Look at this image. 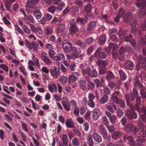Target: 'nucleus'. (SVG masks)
<instances>
[{"label":"nucleus","instance_id":"obj_49","mask_svg":"<svg viewBox=\"0 0 146 146\" xmlns=\"http://www.w3.org/2000/svg\"><path fill=\"white\" fill-rule=\"evenodd\" d=\"M125 32L122 29H120L118 33V35L119 38L123 39L125 37Z\"/></svg>","mask_w":146,"mask_h":146},{"label":"nucleus","instance_id":"obj_61","mask_svg":"<svg viewBox=\"0 0 146 146\" xmlns=\"http://www.w3.org/2000/svg\"><path fill=\"white\" fill-rule=\"evenodd\" d=\"M123 112L120 109H118L117 112V115L118 117L120 118L123 115Z\"/></svg>","mask_w":146,"mask_h":146},{"label":"nucleus","instance_id":"obj_20","mask_svg":"<svg viewBox=\"0 0 146 146\" xmlns=\"http://www.w3.org/2000/svg\"><path fill=\"white\" fill-rule=\"evenodd\" d=\"M41 59L47 65H50L52 64L51 60L47 56L42 55L41 56Z\"/></svg>","mask_w":146,"mask_h":146},{"label":"nucleus","instance_id":"obj_7","mask_svg":"<svg viewBox=\"0 0 146 146\" xmlns=\"http://www.w3.org/2000/svg\"><path fill=\"white\" fill-rule=\"evenodd\" d=\"M64 7H65V4L63 2H61L57 7L51 6L48 8V10L49 12L53 13L56 10L61 11Z\"/></svg>","mask_w":146,"mask_h":146},{"label":"nucleus","instance_id":"obj_62","mask_svg":"<svg viewBox=\"0 0 146 146\" xmlns=\"http://www.w3.org/2000/svg\"><path fill=\"white\" fill-rule=\"evenodd\" d=\"M94 82L96 84L97 88H98L101 87L102 86V84H101V81L99 79H96L94 80Z\"/></svg>","mask_w":146,"mask_h":146},{"label":"nucleus","instance_id":"obj_40","mask_svg":"<svg viewBox=\"0 0 146 146\" xmlns=\"http://www.w3.org/2000/svg\"><path fill=\"white\" fill-rule=\"evenodd\" d=\"M107 75L106 78L107 81H110L112 79L114 78L115 76L110 71L107 72Z\"/></svg>","mask_w":146,"mask_h":146},{"label":"nucleus","instance_id":"obj_53","mask_svg":"<svg viewBox=\"0 0 146 146\" xmlns=\"http://www.w3.org/2000/svg\"><path fill=\"white\" fill-rule=\"evenodd\" d=\"M97 56L99 58L103 59L107 57V55L105 52H101L99 53Z\"/></svg>","mask_w":146,"mask_h":146},{"label":"nucleus","instance_id":"obj_17","mask_svg":"<svg viewBox=\"0 0 146 146\" xmlns=\"http://www.w3.org/2000/svg\"><path fill=\"white\" fill-rule=\"evenodd\" d=\"M88 17L85 15L84 17H79L76 19V22L78 24L84 25L87 22Z\"/></svg>","mask_w":146,"mask_h":146},{"label":"nucleus","instance_id":"obj_42","mask_svg":"<svg viewBox=\"0 0 146 146\" xmlns=\"http://www.w3.org/2000/svg\"><path fill=\"white\" fill-rule=\"evenodd\" d=\"M48 88L49 91L51 92H54V91L55 92H56L57 91L56 86L54 84H52V86L50 85H49L48 86Z\"/></svg>","mask_w":146,"mask_h":146},{"label":"nucleus","instance_id":"obj_58","mask_svg":"<svg viewBox=\"0 0 146 146\" xmlns=\"http://www.w3.org/2000/svg\"><path fill=\"white\" fill-rule=\"evenodd\" d=\"M23 28V31L26 33H31V30L27 26L24 25Z\"/></svg>","mask_w":146,"mask_h":146},{"label":"nucleus","instance_id":"obj_30","mask_svg":"<svg viewBox=\"0 0 146 146\" xmlns=\"http://www.w3.org/2000/svg\"><path fill=\"white\" fill-rule=\"evenodd\" d=\"M134 139H136L135 140V141H133V143L132 144V146H140L141 145L142 142V138L141 137H137V138H134Z\"/></svg>","mask_w":146,"mask_h":146},{"label":"nucleus","instance_id":"obj_6","mask_svg":"<svg viewBox=\"0 0 146 146\" xmlns=\"http://www.w3.org/2000/svg\"><path fill=\"white\" fill-rule=\"evenodd\" d=\"M25 45L26 47L29 49H31L32 48L35 51H37L38 49L39 48V46L38 44L35 41L30 42L27 40H25Z\"/></svg>","mask_w":146,"mask_h":146},{"label":"nucleus","instance_id":"obj_33","mask_svg":"<svg viewBox=\"0 0 146 146\" xmlns=\"http://www.w3.org/2000/svg\"><path fill=\"white\" fill-rule=\"evenodd\" d=\"M92 136L96 142L98 143H100L102 141V137L97 133H94L93 134Z\"/></svg>","mask_w":146,"mask_h":146},{"label":"nucleus","instance_id":"obj_50","mask_svg":"<svg viewBox=\"0 0 146 146\" xmlns=\"http://www.w3.org/2000/svg\"><path fill=\"white\" fill-rule=\"evenodd\" d=\"M72 143L74 146H78L80 144L79 140L77 138L74 137L72 140Z\"/></svg>","mask_w":146,"mask_h":146},{"label":"nucleus","instance_id":"obj_60","mask_svg":"<svg viewBox=\"0 0 146 146\" xmlns=\"http://www.w3.org/2000/svg\"><path fill=\"white\" fill-rule=\"evenodd\" d=\"M94 40V39L92 37L88 38L85 40V44H91Z\"/></svg>","mask_w":146,"mask_h":146},{"label":"nucleus","instance_id":"obj_32","mask_svg":"<svg viewBox=\"0 0 146 146\" xmlns=\"http://www.w3.org/2000/svg\"><path fill=\"white\" fill-rule=\"evenodd\" d=\"M99 132L102 135L105 136L107 135V132L105 127L103 125H100L99 127Z\"/></svg>","mask_w":146,"mask_h":146},{"label":"nucleus","instance_id":"obj_13","mask_svg":"<svg viewBox=\"0 0 146 146\" xmlns=\"http://www.w3.org/2000/svg\"><path fill=\"white\" fill-rule=\"evenodd\" d=\"M126 115L129 120L135 119L137 117L136 113L133 111H127L126 112Z\"/></svg>","mask_w":146,"mask_h":146},{"label":"nucleus","instance_id":"obj_37","mask_svg":"<svg viewBox=\"0 0 146 146\" xmlns=\"http://www.w3.org/2000/svg\"><path fill=\"white\" fill-rule=\"evenodd\" d=\"M62 104L66 111H68L70 110V103L68 101L66 100L62 101Z\"/></svg>","mask_w":146,"mask_h":146},{"label":"nucleus","instance_id":"obj_12","mask_svg":"<svg viewBox=\"0 0 146 146\" xmlns=\"http://www.w3.org/2000/svg\"><path fill=\"white\" fill-rule=\"evenodd\" d=\"M92 117L94 120L96 121L99 118L101 114L100 111L98 108H96L92 111Z\"/></svg>","mask_w":146,"mask_h":146},{"label":"nucleus","instance_id":"obj_27","mask_svg":"<svg viewBox=\"0 0 146 146\" xmlns=\"http://www.w3.org/2000/svg\"><path fill=\"white\" fill-rule=\"evenodd\" d=\"M80 88L84 90L86 89V81L84 80H80L78 82Z\"/></svg>","mask_w":146,"mask_h":146},{"label":"nucleus","instance_id":"obj_25","mask_svg":"<svg viewBox=\"0 0 146 146\" xmlns=\"http://www.w3.org/2000/svg\"><path fill=\"white\" fill-rule=\"evenodd\" d=\"M33 11L34 16L37 19H40L42 16V14L38 9L37 8H35Z\"/></svg>","mask_w":146,"mask_h":146},{"label":"nucleus","instance_id":"obj_31","mask_svg":"<svg viewBox=\"0 0 146 146\" xmlns=\"http://www.w3.org/2000/svg\"><path fill=\"white\" fill-rule=\"evenodd\" d=\"M83 100L84 102V103H87V104L89 106L92 108H94L95 107V103L93 100H88L87 101L86 98H84Z\"/></svg>","mask_w":146,"mask_h":146},{"label":"nucleus","instance_id":"obj_55","mask_svg":"<svg viewBox=\"0 0 146 146\" xmlns=\"http://www.w3.org/2000/svg\"><path fill=\"white\" fill-rule=\"evenodd\" d=\"M110 38L112 41L113 42H117L118 40V38L115 34L110 36Z\"/></svg>","mask_w":146,"mask_h":146},{"label":"nucleus","instance_id":"obj_10","mask_svg":"<svg viewBox=\"0 0 146 146\" xmlns=\"http://www.w3.org/2000/svg\"><path fill=\"white\" fill-rule=\"evenodd\" d=\"M134 65L132 61L129 60H126L125 62L124 68L127 70L132 71L133 70Z\"/></svg>","mask_w":146,"mask_h":146},{"label":"nucleus","instance_id":"obj_5","mask_svg":"<svg viewBox=\"0 0 146 146\" xmlns=\"http://www.w3.org/2000/svg\"><path fill=\"white\" fill-rule=\"evenodd\" d=\"M137 61L138 64L136 65L135 67V70L137 71L139 70L140 68L139 64H141L142 68L146 70V57L143 58L141 56H139L137 57Z\"/></svg>","mask_w":146,"mask_h":146},{"label":"nucleus","instance_id":"obj_46","mask_svg":"<svg viewBox=\"0 0 146 146\" xmlns=\"http://www.w3.org/2000/svg\"><path fill=\"white\" fill-rule=\"evenodd\" d=\"M91 7L90 5L89 4H88L84 7V13H89L91 12Z\"/></svg>","mask_w":146,"mask_h":146},{"label":"nucleus","instance_id":"obj_24","mask_svg":"<svg viewBox=\"0 0 146 146\" xmlns=\"http://www.w3.org/2000/svg\"><path fill=\"white\" fill-rule=\"evenodd\" d=\"M139 128L134 125L133 128L131 130L130 133L134 135V138H137V136L139 135L138 134H139Z\"/></svg>","mask_w":146,"mask_h":146},{"label":"nucleus","instance_id":"obj_21","mask_svg":"<svg viewBox=\"0 0 146 146\" xmlns=\"http://www.w3.org/2000/svg\"><path fill=\"white\" fill-rule=\"evenodd\" d=\"M39 0H28L27 3V6L29 8H33Z\"/></svg>","mask_w":146,"mask_h":146},{"label":"nucleus","instance_id":"obj_51","mask_svg":"<svg viewBox=\"0 0 146 146\" xmlns=\"http://www.w3.org/2000/svg\"><path fill=\"white\" fill-rule=\"evenodd\" d=\"M88 143L90 146H93L94 143L91 135H89L88 137Z\"/></svg>","mask_w":146,"mask_h":146},{"label":"nucleus","instance_id":"obj_14","mask_svg":"<svg viewBox=\"0 0 146 146\" xmlns=\"http://www.w3.org/2000/svg\"><path fill=\"white\" fill-rule=\"evenodd\" d=\"M62 143L59 142V146H66L68 144V139L67 136L65 134H63L61 137Z\"/></svg>","mask_w":146,"mask_h":146},{"label":"nucleus","instance_id":"obj_11","mask_svg":"<svg viewBox=\"0 0 146 146\" xmlns=\"http://www.w3.org/2000/svg\"><path fill=\"white\" fill-rule=\"evenodd\" d=\"M52 18V16L48 13H45L40 21V23L42 25L45 24L47 21H49Z\"/></svg>","mask_w":146,"mask_h":146},{"label":"nucleus","instance_id":"obj_29","mask_svg":"<svg viewBox=\"0 0 146 146\" xmlns=\"http://www.w3.org/2000/svg\"><path fill=\"white\" fill-rule=\"evenodd\" d=\"M124 140L125 141L128 140L129 142V144L131 146H132L133 143V141H134V139H133V138L132 136L131 135H125L124 137Z\"/></svg>","mask_w":146,"mask_h":146},{"label":"nucleus","instance_id":"obj_63","mask_svg":"<svg viewBox=\"0 0 146 146\" xmlns=\"http://www.w3.org/2000/svg\"><path fill=\"white\" fill-rule=\"evenodd\" d=\"M48 52L49 57L50 58H54V56L56 54V52L52 50H49Z\"/></svg>","mask_w":146,"mask_h":146},{"label":"nucleus","instance_id":"obj_2","mask_svg":"<svg viewBox=\"0 0 146 146\" xmlns=\"http://www.w3.org/2000/svg\"><path fill=\"white\" fill-rule=\"evenodd\" d=\"M94 66H90L86 69L83 70L84 74L87 75L92 78H95L97 76L98 72L95 69L93 68Z\"/></svg>","mask_w":146,"mask_h":146},{"label":"nucleus","instance_id":"obj_56","mask_svg":"<svg viewBox=\"0 0 146 146\" xmlns=\"http://www.w3.org/2000/svg\"><path fill=\"white\" fill-rule=\"evenodd\" d=\"M71 12L74 15L78 13V8L76 6L72 7Z\"/></svg>","mask_w":146,"mask_h":146},{"label":"nucleus","instance_id":"obj_45","mask_svg":"<svg viewBox=\"0 0 146 146\" xmlns=\"http://www.w3.org/2000/svg\"><path fill=\"white\" fill-rule=\"evenodd\" d=\"M138 134V135L137 136L138 137H146V129H141Z\"/></svg>","mask_w":146,"mask_h":146},{"label":"nucleus","instance_id":"obj_16","mask_svg":"<svg viewBox=\"0 0 146 146\" xmlns=\"http://www.w3.org/2000/svg\"><path fill=\"white\" fill-rule=\"evenodd\" d=\"M72 53L76 58H78L79 56V54L81 52V49L80 48L73 46L72 47Z\"/></svg>","mask_w":146,"mask_h":146},{"label":"nucleus","instance_id":"obj_26","mask_svg":"<svg viewBox=\"0 0 146 146\" xmlns=\"http://www.w3.org/2000/svg\"><path fill=\"white\" fill-rule=\"evenodd\" d=\"M54 60L57 61H61L65 59V56L62 53H60L56 56H54Z\"/></svg>","mask_w":146,"mask_h":146},{"label":"nucleus","instance_id":"obj_22","mask_svg":"<svg viewBox=\"0 0 146 146\" xmlns=\"http://www.w3.org/2000/svg\"><path fill=\"white\" fill-rule=\"evenodd\" d=\"M120 92L118 91H115L112 94V98L113 101L115 103H118V100H119L118 98V96Z\"/></svg>","mask_w":146,"mask_h":146},{"label":"nucleus","instance_id":"obj_18","mask_svg":"<svg viewBox=\"0 0 146 146\" xmlns=\"http://www.w3.org/2000/svg\"><path fill=\"white\" fill-rule=\"evenodd\" d=\"M78 77V74L76 72H74L71 74L69 75L68 77V83L72 82H74Z\"/></svg>","mask_w":146,"mask_h":146},{"label":"nucleus","instance_id":"obj_39","mask_svg":"<svg viewBox=\"0 0 146 146\" xmlns=\"http://www.w3.org/2000/svg\"><path fill=\"white\" fill-rule=\"evenodd\" d=\"M65 124L67 128H72L74 127V122L72 120L67 119L66 121Z\"/></svg>","mask_w":146,"mask_h":146},{"label":"nucleus","instance_id":"obj_15","mask_svg":"<svg viewBox=\"0 0 146 146\" xmlns=\"http://www.w3.org/2000/svg\"><path fill=\"white\" fill-rule=\"evenodd\" d=\"M63 48L64 50L66 52H69L71 51L72 49V45L70 42L64 43L63 44Z\"/></svg>","mask_w":146,"mask_h":146},{"label":"nucleus","instance_id":"obj_52","mask_svg":"<svg viewBox=\"0 0 146 146\" xmlns=\"http://www.w3.org/2000/svg\"><path fill=\"white\" fill-rule=\"evenodd\" d=\"M126 51L129 54H132L133 52V50L131 47L129 45L126 46L125 47Z\"/></svg>","mask_w":146,"mask_h":146},{"label":"nucleus","instance_id":"obj_38","mask_svg":"<svg viewBox=\"0 0 146 146\" xmlns=\"http://www.w3.org/2000/svg\"><path fill=\"white\" fill-rule=\"evenodd\" d=\"M134 125L131 123H129L125 126V129L126 132L130 133L133 128Z\"/></svg>","mask_w":146,"mask_h":146},{"label":"nucleus","instance_id":"obj_34","mask_svg":"<svg viewBox=\"0 0 146 146\" xmlns=\"http://www.w3.org/2000/svg\"><path fill=\"white\" fill-rule=\"evenodd\" d=\"M106 39V35L104 34L102 35L99 38L98 40V42L101 45L104 44Z\"/></svg>","mask_w":146,"mask_h":146},{"label":"nucleus","instance_id":"obj_41","mask_svg":"<svg viewBox=\"0 0 146 146\" xmlns=\"http://www.w3.org/2000/svg\"><path fill=\"white\" fill-rule=\"evenodd\" d=\"M121 133L119 131H115L111 134V137L113 139H117L121 136Z\"/></svg>","mask_w":146,"mask_h":146},{"label":"nucleus","instance_id":"obj_9","mask_svg":"<svg viewBox=\"0 0 146 146\" xmlns=\"http://www.w3.org/2000/svg\"><path fill=\"white\" fill-rule=\"evenodd\" d=\"M51 75L54 78H56L59 75L60 73V68L57 67H54L50 70Z\"/></svg>","mask_w":146,"mask_h":146},{"label":"nucleus","instance_id":"obj_36","mask_svg":"<svg viewBox=\"0 0 146 146\" xmlns=\"http://www.w3.org/2000/svg\"><path fill=\"white\" fill-rule=\"evenodd\" d=\"M108 100V96L106 94H104L100 100V102L101 104H103L106 103Z\"/></svg>","mask_w":146,"mask_h":146},{"label":"nucleus","instance_id":"obj_8","mask_svg":"<svg viewBox=\"0 0 146 146\" xmlns=\"http://www.w3.org/2000/svg\"><path fill=\"white\" fill-rule=\"evenodd\" d=\"M75 19L72 20L70 22V31L71 35H72L78 32V29L76 26L75 23Z\"/></svg>","mask_w":146,"mask_h":146},{"label":"nucleus","instance_id":"obj_43","mask_svg":"<svg viewBox=\"0 0 146 146\" xmlns=\"http://www.w3.org/2000/svg\"><path fill=\"white\" fill-rule=\"evenodd\" d=\"M44 33L46 35H49L52 33L53 29L51 26H47L44 29Z\"/></svg>","mask_w":146,"mask_h":146},{"label":"nucleus","instance_id":"obj_19","mask_svg":"<svg viewBox=\"0 0 146 146\" xmlns=\"http://www.w3.org/2000/svg\"><path fill=\"white\" fill-rule=\"evenodd\" d=\"M125 39L126 41L130 42L132 46L133 47H135V41L134 39L132 38V35L130 34L126 36Z\"/></svg>","mask_w":146,"mask_h":146},{"label":"nucleus","instance_id":"obj_4","mask_svg":"<svg viewBox=\"0 0 146 146\" xmlns=\"http://www.w3.org/2000/svg\"><path fill=\"white\" fill-rule=\"evenodd\" d=\"M143 83L142 81L141 76H136L135 77V80L134 82V88L137 90V88L139 89L140 91L141 90H145V87L144 86Z\"/></svg>","mask_w":146,"mask_h":146},{"label":"nucleus","instance_id":"obj_23","mask_svg":"<svg viewBox=\"0 0 146 146\" xmlns=\"http://www.w3.org/2000/svg\"><path fill=\"white\" fill-rule=\"evenodd\" d=\"M57 29L56 33L58 34H59L64 31L66 29V27L64 24L60 23L58 26Z\"/></svg>","mask_w":146,"mask_h":146},{"label":"nucleus","instance_id":"obj_57","mask_svg":"<svg viewBox=\"0 0 146 146\" xmlns=\"http://www.w3.org/2000/svg\"><path fill=\"white\" fill-rule=\"evenodd\" d=\"M33 60L36 64V66L37 67H39L40 66L39 64V61L38 58L36 57L33 56Z\"/></svg>","mask_w":146,"mask_h":146},{"label":"nucleus","instance_id":"obj_3","mask_svg":"<svg viewBox=\"0 0 146 146\" xmlns=\"http://www.w3.org/2000/svg\"><path fill=\"white\" fill-rule=\"evenodd\" d=\"M118 12L117 15L120 17L123 18L125 23H127L129 22V19L131 18V13L130 12H128L125 14V11L122 8H120L118 9Z\"/></svg>","mask_w":146,"mask_h":146},{"label":"nucleus","instance_id":"obj_54","mask_svg":"<svg viewBox=\"0 0 146 146\" xmlns=\"http://www.w3.org/2000/svg\"><path fill=\"white\" fill-rule=\"evenodd\" d=\"M27 21H29L31 23H34L35 21L33 16L31 15H29L27 17L25 18Z\"/></svg>","mask_w":146,"mask_h":146},{"label":"nucleus","instance_id":"obj_64","mask_svg":"<svg viewBox=\"0 0 146 146\" xmlns=\"http://www.w3.org/2000/svg\"><path fill=\"white\" fill-rule=\"evenodd\" d=\"M145 90H141L140 91V94L141 98L143 99L146 98V91Z\"/></svg>","mask_w":146,"mask_h":146},{"label":"nucleus","instance_id":"obj_59","mask_svg":"<svg viewBox=\"0 0 146 146\" xmlns=\"http://www.w3.org/2000/svg\"><path fill=\"white\" fill-rule=\"evenodd\" d=\"M67 78L64 76H62L60 78V81L64 85L66 84V83Z\"/></svg>","mask_w":146,"mask_h":146},{"label":"nucleus","instance_id":"obj_1","mask_svg":"<svg viewBox=\"0 0 146 146\" xmlns=\"http://www.w3.org/2000/svg\"><path fill=\"white\" fill-rule=\"evenodd\" d=\"M124 96L127 105L131 108H133V106L130 103V101L134 102L135 98L136 97V104L134 106V108L135 110L138 111L142 112L143 114H141V118L143 122H146V108L144 106H143L141 108H140L139 105L141 104V97L138 96L137 91L135 89L133 88L132 92H131L130 94H125Z\"/></svg>","mask_w":146,"mask_h":146},{"label":"nucleus","instance_id":"obj_28","mask_svg":"<svg viewBox=\"0 0 146 146\" xmlns=\"http://www.w3.org/2000/svg\"><path fill=\"white\" fill-rule=\"evenodd\" d=\"M96 63L98 66L101 68H104L106 66L108 65V62L105 60H98Z\"/></svg>","mask_w":146,"mask_h":146},{"label":"nucleus","instance_id":"obj_47","mask_svg":"<svg viewBox=\"0 0 146 146\" xmlns=\"http://www.w3.org/2000/svg\"><path fill=\"white\" fill-rule=\"evenodd\" d=\"M76 44L80 46L82 48H84L85 47L86 44L85 42H84L80 40H76Z\"/></svg>","mask_w":146,"mask_h":146},{"label":"nucleus","instance_id":"obj_48","mask_svg":"<svg viewBox=\"0 0 146 146\" xmlns=\"http://www.w3.org/2000/svg\"><path fill=\"white\" fill-rule=\"evenodd\" d=\"M129 19V21L127 23H130L131 25L133 27L136 26L137 25V24L136 20L133 18L131 16V18Z\"/></svg>","mask_w":146,"mask_h":146},{"label":"nucleus","instance_id":"obj_35","mask_svg":"<svg viewBox=\"0 0 146 146\" xmlns=\"http://www.w3.org/2000/svg\"><path fill=\"white\" fill-rule=\"evenodd\" d=\"M96 23L94 21H91L89 24L87 30L88 31H92L95 28Z\"/></svg>","mask_w":146,"mask_h":146},{"label":"nucleus","instance_id":"obj_44","mask_svg":"<svg viewBox=\"0 0 146 146\" xmlns=\"http://www.w3.org/2000/svg\"><path fill=\"white\" fill-rule=\"evenodd\" d=\"M118 72L121 80H125L126 79L127 76L125 72L121 70H119Z\"/></svg>","mask_w":146,"mask_h":146}]
</instances>
